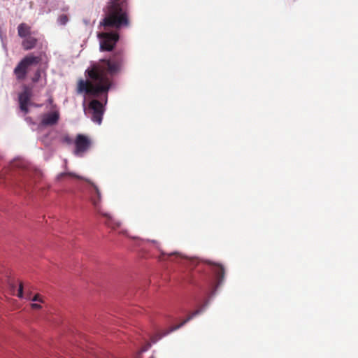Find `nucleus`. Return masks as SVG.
<instances>
[{
  "instance_id": "f257e3e1",
  "label": "nucleus",
  "mask_w": 358,
  "mask_h": 358,
  "mask_svg": "<svg viewBox=\"0 0 358 358\" xmlns=\"http://www.w3.org/2000/svg\"><path fill=\"white\" fill-rule=\"evenodd\" d=\"M125 62L122 50L115 52L109 58L93 62L85 72L87 80H78L76 93L94 98L104 96L107 103L108 92L113 84V77L120 73Z\"/></svg>"
},
{
  "instance_id": "f03ea898",
  "label": "nucleus",
  "mask_w": 358,
  "mask_h": 358,
  "mask_svg": "<svg viewBox=\"0 0 358 358\" xmlns=\"http://www.w3.org/2000/svg\"><path fill=\"white\" fill-rule=\"evenodd\" d=\"M127 0H110L105 11V17L101 22L105 31L98 34L100 51L110 52L116 45L120 36L116 31H107L110 28L118 29L129 24Z\"/></svg>"
},
{
  "instance_id": "7ed1b4c3",
  "label": "nucleus",
  "mask_w": 358,
  "mask_h": 358,
  "mask_svg": "<svg viewBox=\"0 0 358 358\" xmlns=\"http://www.w3.org/2000/svg\"><path fill=\"white\" fill-rule=\"evenodd\" d=\"M41 62V56H35L29 54L24 56L13 69V74L17 81H23L26 79L30 68L38 64Z\"/></svg>"
},
{
  "instance_id": "20e7f679",
  "label": "nucleus",
  "mask_w": 358,
  "mask_h": 358,
  "mask_svg": "<svg viewBox=\"0 0 358 358\" xmlns=\"http://www.w3.org/2000/svg\"><path fill=\"white\" fill-rule=\"evenodd\" d=\"M66 176H71V177L79 178V179L83 180L86 181L87 182H88L90 185V201H91L93 206L94 207V208L97 213H99L103 210L101 208V193L99 188L98 187V186L96 184H94V182H92L91 180H90L88 179L80 177L73 173H61L58 175L57 180H62Z\"/></svg>"
},
{
  "instance_id": "39448f33",
  "label": "nucleus",
  "mask_w": 358,
  "mask_h": 358,
  "mask_svg": "<svg viewBox=\"0 0 358 358\" xmlns=\"http://www.w3.org/2000/svg\"><path fill=\"white\" fill-rule=\"evenodd\" d=\"M75 155L83 156L91 147V140L85 135L78 134L75 139Z\"/></svg>"
},
{
  "instance_id": "423d86ee",
  "label": "nucleus",
  "mask_w": 358,
  "mask_h": 358,
  "mask_svg": "<svg viewBox=\"0 0 358 358\" xmlns=\"http://www.w3.org/2000/svg\"><path fill=\"white\" fill-rule=\"evenodd\" d=\"M22 92L18 94V102L20 109L24 114L29 113L28 105L30 103L31 97V89L27 85H22Z\"/></svg>"
},
{
  "instance_id": "0eeeda50",
  "label": "nucleus",
  "mask_w": 358,
  "mask_h": 358,
  "mask_svg": "<svg viewBox=\"0 0 358 358\" xmlns=\"http://www.w3.org/2000/svg\"><path fill=\"white\" fill-rule=\"evenodd\" d=\"M89 108L92 110V121L100 124L103 115V103L97 99H93L90 102Z\"/></svg>"
},
{
  "instance_id": "6e6552de",
  "label": "nucleus",
  "mask_w": 358,
  "mask_h": 358,
  "mask_svg": "<svg viewBox=\"0 0 358 358\" xmlns=\"http://www.w3.org/2000/svg\"><path fill=\"white\" fill-rule=\"evenodd\" d=\"M99 215L106 218L105 224L113 229H117L120 228L122 223L120 221L116 220L110 213L104 212L103 210L98 213Z\"/></svg>"
},
{
  "instance_id": "1a4fd4ad",
  "label": "nucleus",
  "mask_w": 358,
  "mask_h": 358,
  "mask_svg": "<svg viewBox=\"0 0 358 358\" xmlns=\"http://www.w3.org/2000/svg\"><path fill=\"white\" fill-rule=\"evenodd\" d=\"M59 118V115L57 111L45 113L42 117L41 124L44 126L55 125L57 123Z\"/></svg>"
},
{
  "instance_id": "9d476101",
  "label": "nucleus",
  "mask_w": 358,
  "mask_h": 358,
  "mask_svg": "<svg viewBox=\"0 0 358 358\" xmlns=\"http://www.w3.org/2000/svg\"><path fill=\"white\" fill-rule=\"evenodd\" d=\"M38 41L34 36L26 37L22 41V48L26 51L32 50L36 47Z\"/></svg>"
},
{
  "instance_id": "9b49d317",
  "label": "nucleus",
  "mask_w": 358,
  "mask_h": 358,
  "mask_svg": "<svg viewBox=\"0 0 358 358\" xmlns=\"http://www.w3.org/2000/svg\"><path fill=\"white\" fill-rule=\"evenodd\" d=\"M18 36L22 38L30 36L31 35V27L25 24L21 23L17 27Z\"/></svg>"
},
{
  "instance_id": "f8f14e48",
  "label": "nucleus",
  "mask_w": 358,
  "mask_h": 358,
  "mask_svg": "<svg viewBox=\"0 0 358 358\" xmlns=\"http://www.w3.org/2000/svg\"><path fill=\"white\" fill-rule=\"evenodd\" d=\"M215 273L217 278V283L220 285L224 277V269L221 265H215Z\"/></svg>"
},
{
  "instance_id": "ddd939ff",
  "label": "nucleus",
  "mask_w": 358,
  "mask_h": 358,
  "mask_svg": "<svg viewBox=\"0 0 358 358\" xmlns=\"http://www.w3.org/2000/svg\"><path fill=\"white\" fill-rule=\"evenodd\" d=\"M206 306V305H204V306H203V307H201V308L197 309V310H196L193 311L192 313H189V314L188 315L187 317L185 320H180V327H181L182 325H184L185 324H186V323H187L188 321H189L191 319H192L194 316H196V315H197L200 314V313L203 310V309H204V308H205V306Z\"/></svg>"
},
{
  "instance_id": "4468645a",
  "label": "nucleus",
  "mask_w": 358,
  "mask_h": 358,
  "mask_svg": "<svg viewBox=\"0 0 358 358\" xmlns=\"http://www.w3.org/2000/svg\"><path fill=\"white\" fill-rule=\"evenodd\" d=\"M41 71L40 69H37L35 71V73L31 78V81L34 83H38L39 81V80L41 79Z\"/></svg>"
},
{
  "instance_id": "2eb2a0df",
  "label": "nucleus",
  "mask_w": 358,
  "mask_h": 358,
  "mask_svg": "<svg viewBox=\"0 0 358 358\" xmlns=\"http://www.w3.org/2000/svg\"><path fill=\"white\" fill-rule=\"evenodd\" d=\"M69 21V17L66 15L62 14L58 17V22L62 25H65Z\"/></svg>"
},
{
  "instance_id": "dca6fc26",
  "label": "nucleus",
  "mask_w": 358,
  "mask_h": 358,
  "mask_svg": "<svg viewBox=\"0 0 358 358\" xmlns=\"http://www.w3.org/2000/svg\"><path fill=\"white\" fill-rule=\"evenodd\" d=\"M29 299L30 300H31L32 301H38L40 303H43V299L42 296L40 295L39 294H35L32 298L29 297Z\"/></svg>"
},
{
  "instance_id": "f3484780",
  "label": "nucleus",
  "mask_w": 358,
  "mask_h": 358,
  "mask_svg": "<svg viewBox=\"0 0 358 358\" xmlns=\"http://www.w3.org/2000/svg\"><path fill=\"white\" fill-rule=\"evenodd\" d=\"M17 296L19 298L23 297V285L21 282H19V287H18Z\"/></svg>"
},
{
  "instance_id": "a211bd4d",
  "label": "nucleus",
  "mask_w": 358,
  "mask_h": 358,
  "mask_svg": "<svg viewBox=\"0 0 358 358\" xmlns=\"http://www.w3.org/2000/svg\"><path fill=\"white\" fill-rule=\"evenodd\" d=\"M63 141L67 144H71L72 143V139L69 136H66L64 137Z\"/></svg>"
},
{
  "instance_id": "6ab92c4d",
  "label": "nucleus",
  "mask_w": 358,
  "mask_h": 358,
  "mask_svg": "<svg viewBox=\"0 0 358 358\" xmlns=\"http://www.w3.org/2000/svg\"><path fill=\"white\" fill-rule=\"evenodd\" d=\"M31 306L33 309H40L41 306L38 303H31Z\"/></svg>"
},
{
  "instance_id": "aec40b11",
  "label": "nucleus",
  "mask_w": 358,
  "mask_h": 358,
  "mask_svg": "<svg viewBox=\"0 0 358 358\" xmlns=\"http://www.w3.org/2000/svg\"><path fill=\"white\" fill-rule=\"evenodd\" d=\"M24 188L27 190H29V189L32 186V183L31 182H27L25 183L24 185Z\"/></svg>"
},
{
  "instance_id": "412c9836",
  "label": "nucleus",
  "mask_w": 358,
  "mask_h": 358,
  "mask_svg": "<svg viewBox=\"0 0 358 358\" xmlns=\"http://www.w3.org/2000/svg\"><path fill=\"white\" fill-rule=\"evenodd\" d=\"M148 241L152 243L154 245H155L157 248H159V243H158V241H157L155 240H148Z\"/></svg>"
},
{
  "instance_id": "4be33fe9",
  "label": "nucleus",
  "mask_w": 358,
  "mask_h": 358,
  "mask_svg": "<svg viewBox=\"0 0 358 358\" xmlns=\"http://www.w3.org/2000/svg\"><path fill=\"white\" fill-rule=\"evenodd\" d=\"M190 262H191V266L192 268L194 267L197 264V261L196 259H193L190 260Z\"/></svg>"
},
{
  "instance_id": "5701e85b",
  "label": "nucleus",
  "mask_w": 358,
  "mask_h": 358,
  "mask_svg": "<svg viewBox=\"0 0 358 358\" xmlns=\"http://www.w3.org/2000/svg\"><path fill=\"white\" fill-rule=\"evenodd\" d=\"M10 286L11 291L14 292L15 289V285H14L13 283H10Z\"/></svg>"
},
{
  "instance_id": "b1692460",
  "label": "nucleus",
  "mask_w": 358,
  "mask_h": 358,
  "mask_svg": "<svg viewBox=\"0 0 358 358\" xmlns=\"http://www.w3.org/2000/svg\"><path fill=\"white\" fill-rule=\"evenodd\" d=\"M178 325H177V326H176L174 328L171 329L170 331H173V330L177 329H178Z\"/></svg>"
},
{
  "instance_id": "393cba45",
  "label": "nucleus",
  "mask_w": 358,
  "mask_h": 358,
  "mask_svg": "<svg viewBox=\"0 0 358 358\" xmlns=\"http://www.w3.org/2000/svg\"><path fill=\"white\" fill-rule=\"evenodd\" d=\"M180 260H181V259H182V255H181V254L180 255Z\"/></svg>"
},
{
  "instance_id": "a878e982",
  "label": "nucleus",
  "mask_w": 358,
  "mask_h": 358,
  "mask_svg": "<svg viewBox=\"0 0 358 358\" xmlns=\"http://www.w3.org/2000/svg\"><path fill=\"white\" fill-rule=\"evenodd\" d=\"M151 358H153V357H151Z\"/></svg>"
}]
</instances>
